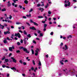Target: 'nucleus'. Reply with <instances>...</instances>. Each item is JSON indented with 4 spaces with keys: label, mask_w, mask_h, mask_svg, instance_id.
Wrapping results in <instances>:
<instances>
[{
    "label": "nucleus",
    "mask_w": 77,
    "mask_h": 77,
    "mask_svg": "<svg viewBox=\"0 0 77 77\" xmlns=\"http://www.w3.org/2000/svg\"><path fill=\"white\" fill-rule=\"evenodd\" d=\"M23 33L25 35H27V32H26V31H24Z\"/></svg>",
    "instance_id": "29"
},
{
    "label": "nucleus",
    "mask_w": 77,
    "mask_h": 77,
    "mask_svg": "<svg viewBox=\"0 0 77 77\" xmlns=\"http://www.w3.org/2000/svg\"><path fill=\"white\" fill-rule=\"evenodd\" d=\"M13 1L15 3H16V2L18 1V0H13Z\"/></svg>",
    "instance_id": "30"
},
{
    "label": "nucleus",
    "mask_w": 77,
    "mask_h": 77,
    "mask_svg": "<svg viewBox=\"0 0 77 77\" xmlns=\"http://www.w3.org/2000/svg\"><path fill=\"white\" fill-rule=\"evenodd\" d=\"M51 18H49V19H48V20L49 21H51Z\"/></svg>",
    "instance_id": "62"
},
{
    "label": "nucleus",
    "mask_w": 77,
    "mask_h": 77,
    "mask_svg": "<svg viewBox=\"0 0 77 77\" xmlns=\"http://www.w3.org/2000/svg\"><path fill=\"white\" fill-rule=\"evenodd\" d=\"M26 17H31V14H29V15H26Z\"/></svg>",
    "instance_id": "22"
},
{
    "label": "nucleus",
    "mask_w": 77,
    "mask_h": 77,
    "mask_svg": "<svg viewBox=\"0 0 77 77\" xmlns=\"http://www.w3.org/2000/svg\"><path fill=\"white\" fill-rule=\"evenodd\" d=\"M72 38V36H71L70 35L69 36H68L67 37V38L68 39H69V38Z\"/></svg>",
    "instance_id": "48"
},
{
    "label": "nucleus",
    "mask_w": 77,
    "mask_h": 77,
    "mask_svg": "<svg viewBox=\"0 0 77 77\" xmlns=\"http://www.w3.org/2000/svg\"><path fill=\"white\" fill-rule=\"evenodd\" d=\"M41 6V5H40V4H38L37 5L38 7H39V6Z\"/></svg>",
    "instance_id": "56"
},
{
    "label": "nucleus",
    "mask_w": 77,
    "mask_h": 77,
    "mask_svg": "<svg viewBox=\"0 0 77 77\" xmlns=\"http://www.w3.org/2000/svg\"><path fill=\"white\" fill-rule=\"evenodd\" d=\"M16 24H21V22H17L16 23Z\"/></svg>",
    "instance_id": "19"
},
{
    "label": "nucleus",
    "mask_w": 77,
    "mask_h": 77,
    "mask_svg": "<svg viewBox=\"0 0 77 77\" xmlns=\"http://www.w3.org/2000/svg\"><path fill=\"white\" fill-rule=\"evenodd\" d=\"M11 4H10V3H8V7H10V6H11Z\"/></svg>",
    "instance_id": "41"
},
{
    "label": "nucleus",
    "mask_w": 77,
    "mask_h": 77,
    "mask_svg": "<svg viewBox=\"0 0 77 77\" xmlns=\"http://www.w3.org/2000/svg\"><path fill=\"white\" fill-rule=\"evenodd\" d=\"M75 26H77V25L76 24L74 25L73 26V28H74V29H75Z\"/></svg>",
    "instance_id": "35"
},
{
    "label": "nucleus",
    "mask_w": 77,
    "mask_h": 77,
    "mask_svg": "<svg viewBox=\"0 0 77 77\" xmlns=\"http://www.w3.org/2000/svg\"><path fill=\"white\" fill-rule=\"evenodd\" d=\"M19 32H20V33H23V31L21 30L19 31Z\"/></svg>",
    "instance_id": "61"
},
{
    "label": "nucleus",
    "mask_w": 77,
    "mask_h": 77,
    "mask_svg": "<svg viewBox=\"0 0 77 77\" xmlns=\"http://www.w3.org/2000/svg\"><path fill=\"white\" fill-rule=\"evenodd\" d=\"M11 59L13 60L14 62H15V63H16V62H17V61L16 60H15V59L14 58H13V57H11Z\"/></svg>",
    "instance_id": "7"
},
{
    "label": "nucleus",
    "mask_w": 77,
    "mask_h": 77,
    "mask_svg": "<svg viewBox=\"0 0 77 77\" xmlns=\"http://www.w3.org/2000/svg\"><path fill=\"white\" fill-rule=\"evenodd\" d=\"M14 12H18V11H17L15 10H14Z\"/></svg>",
    "instance_id": "46"
},
{
    "label": "nucleus",
    "mask_w": 77,
    "mask_h": 77,
    "mask_svg": "<svg viewBox=\"0 0 77 77\" xmlns=\"http://www.w3.org/2000/svg\"><path fill=\"white\" fill-rule=\"evenodd\" d=\"M8 59H5V61L6 62H8Z\"/></svg>",
    "instance_id": "28"
},
{
    "label": "nucleus",
    "mask_w": 77,
    "mask_h": 77,
    "mask_svg": "<svg viewBox=\"0 0 77 77\" xmlns=\"http://www.w3.org/2000/svg\"><path fill=\"white\" fill-rule=\"evenodd\" d=\"M70 2H69L68 3V5L67 4H65V7H67V6H70Z\"/></svg>",
    "instance_id": "6"
},
{
    "label": "nucleus",
    "mask_w": 77,
    "mask_h": 77,
    "mask_svg": "<svg viewBox=\"0 0 77 77\" xmlns=\"http://www.w3.org/2000/svg\"><path fill=\"white\" fill-rule=\"evenodd\" d=\"M23 50L24 51H26V53H29V52L27 51V49L24 48L23 49Z\"/></svg>",
    "instance_id": "4"
},
{
    "label": "nucleus",
    "mask_w": 77,
    "mask_h": 77,
    "mask_svg": "<svg viewBox=\"0 0 77 77\" xmlns=\"http://www.w3.org/2000/svg\"><path fill=\"white\" fill-rule=\"evenodd\" d=\"M29 29L31 30H36V29L33 26H32V27H29Z\"/></svg>",
    "instance_id": "5"
},
{
    "label": "nucleus",
    "mask_w": 77,
    "mask_h": 77,
    "mask_svg": "<svg viewBox=\"0 0 77 77\" xmlns=\"http://www.w3.org/2000/svg\"><path fill=\"white\" fill-rule=\"evenodd\" d=\"M10 17H9V19H10V20H11V18H12V17L11 16V15H10Z\"/></svg>",
    "instance_id": "42"
},
{
    "label": "nucleus",
    "mask_w": 77,
    "mask_h": 77,
    "mask_svg": "<svg viewBox=\"0 0 77 77\" xmlns=\"http://www.w3.org/2000/svg\"><path fill=\"white\" fill-rule=\"evenodd\" d=\"M53 32H51V33H50V35H53Z\"/></svg>",
    "instance_id": "53"
},
{
    "label": "nucleus",
    "mask_w": 77,
    "mask_h": 77,
    "mask_svg": "<svg viewBox=\"0 0 77 77\" xmlns=\"http://www.w3.org/2000/svg\"><path fill=\"white\" fill-rule=\"evenodd\" d=\"M32 11H33V9L32 8H31L30 11H29V12H32Z\"/></svg>",
    "instance_id": "34"
},
{
    "label": "nucleus",
    "mask_w": 77,
    "mask_h": 77,
    "mask_svg": "<svg viewBox=\"0 0 77 77\" xmlns=\"http://www.w3.org/2000/svg\"><path fill=\"white\" fill-rule=\"evenodd\" d=\"M38 52L36 50L35 51V56H37L38 55Z\"/></svg>",
    "instance_id": "12"
},
{
    "label": "nucleus",
    "mask_w": 77,
    "mask_h": 77,
    "mask_svg": "<svg viewBox=\"0 0 77 77\" xmlns=\"http://www.w3.org/2000/svg\"><path fill=\"white\" fill-rule=\"evenodd\" d=\"M22 75L23 76V77H25V76H26V75H25V74H22Z\"/></svg>",
    "instance_id": "57"
},
{
    "label": "nucleus",
    "mask_w": 77,
    "mask_h": 77,
    "mask_svg": "<svg viewBox=\"0 0 77 77\" xmlns=\"http://www.w3.org/2000/svg\"><path fill=\"white\" fill-rule=\"evenodd\" d=\"M23 18H25V19H26V16H23Z\"/></svg>",
    "instance_id": "63"
},
{
    "label": "nucleus",
    "mask_w": 77,
    "mask_h": 77,
    "mask_svg": "<svg viewBox=\"0 0 77 77\" xmlns=\"http://www.w3.org/2000/svg\"><path fill=\"white\" fill-rule=\"evenodd\" d=\"M5 21L6 22H7V21H8V20H9V17H6L5 18Z\"/></svg>",
    "instance_id": "11"
},
{
    "label": "nucleus",
    "mask_w": 77,
    "mask_h": 77,
    "mask_svg": "<svg viewBox=\"0 0 77 77\" xmlns=\"http://www.w3.org/2000/svg\"><path fill=\"white\" fill-rule=\"evenodd\" d=\"M10 33V32L9 31H6L4 32V34L5 35H7V34H9Z\"/></svg>",
    "instance_id": "9"
},
{
    "label": "nucleus",
    "mask_w": 77,
    "mask_h": 77,
    "mask_svg": "<svg viewBox=\"0 0 77 77\" xmlns=\"http://www.w3.org/2000/svg\"><path fill=\"white\" fill-rule=\"evenodd\" d=\"M40 36H43V34H42V33H40Z\"/></svg>",
    "instance_id": "44"
},
{
    "label": "nucleus",
    "mask_w": 77,
    "mask_h": 77,
    "mask_svg": "<svg viewBox=\"0 0 77 77\" xmlns=\"http://www.w3.org/2000/svg\"><path fill=\"white\" fill-rule=\"evenodd\" d=\"M68 2H69V1H67L66 0L65 1V3H67Z\"/></svg>",
    "instance_id": "27"
},
{
    "label": "nucleus",
    "mask_w": 77,
    "mask_h": 77,
    "mask_svg": "<svg viewBox=\"0 0 77 77\" xmlns=\"http://www.w3.org/2000/svg\"><path fill=\"white\" fill-rule=\"evenodd\" d=\"M48 14H51V11H48Z\"/></svg>",
    "instance_id": "45"
},
{
    "label": "nucleus",
    "mask_w": 77,
    "mask_h": 77,
    "mask_svg": "<svg viewBox=\"0 0 77 77\" xmlns=\"http://www.w3.org/2000/svg\"><path fill=\"white\" fill-rule=\"evenodd\" d=\"M40 10H41V12H42L44 10L43 8H40Z\"/></svg>",
    "instance_id": "21"
},
{
    "label": "nucleus",
    "mask_w": 77,
    "mask_h": 77,
    "mask_svg": "<svg viewBox=\"0 0 77 77\" xmlns=\"http://www.w3.org/2000/svg\"><path fill=\"white\" fill-rule=\"evenodd\" d=\"M38 18H43V17L41 16H38Z\"/></svg>",
    "instance_id": "25"
},
{
    "label": "nucleus",
    "mask_w": 77,
    "mask_h": 77,
    "mask_svg": "<svg viewBox=\"0 0 77 77\" xmlns=\"http://www.w3.org/2000/svg\"><path fill=\"white\" fill-rule=\"evenodd\" d=\"M20 42L21 43H23V41L22 40H21L20 41Z\"/></svg>",
    "instance_id": "64"
},
{
    "label": "nucleus",
    "mask_w": 77,
    "mask_h": 77,
    "mask_svg": "<svg viewBox=\"0 0 77 77\" xmlns=\"http://www.w3.org/2000/svg\"><path fill=\"white\" fill-rule=\"evenodd\" d=\"M12 53H10L9 55H8L9 57H11V56L12 55Z\"/></svg>",
    "instance_id": "47"
},
{
    "label": "nucleus",
    "mask_w": 77,
    "mask_h": 77,
    "mask_svg": "<svg viewBox=\"0 0 77 77\" xmlns=\"http://www.w3.org/2000/svg\"><path fill=\"white\" fill-rule=\"evenodd\" d=\"M3 42L4 44H7V43H8V42L7 41V39H6V38H5V40H3Z\"/></svg>",
    "instance_id": "8"
},
{
    "label": "nucleus",
    "mask_w": 77,
    "mask_h": 77,
    "mask_svg": "<svg viewBox=\"0 0 77 77\" xmlns=\"http://www.w3.org/2000/svg\"><path fill=\"white\" fill-rule=\"evenodd\" d=\"M47 26V24H44V28H45Z\"/></svg>",
    "instance_id": "24"
},
{
    "label": "nucleus",
    "mask_w": 77,
    "mask_h": 77,
    "mask_svg": "<svg viewBox=\"0 0 77 77\" xmlns=\"http://www.w3.org/2000/svg\"><path fill=\"white\" fill-rule=\"evenodd\" d=\"M1 28V29H3L4 28V26L1 25V28Z\"/></svg>",
    "instance_id": "26"
},
{
    "label": "nucleus",
    "mask_w": 77,
    "mask_h": 77,
    "mask_svg": "<svg viewBox=\"0 0 77 77\" xmlns=\"http://www.w3.org/2000/svg\"><path fill=\"white\" fill-rule=\"evenodd\" d=\"M11 69H12V70H13V71L15 72V71H14V70H15V71H17V69L15 68V67H13V68H11Z\"/></svg>",
    "instance_id": "10"
},
{
    "label": "nucleus",
    "mask_w": 77,
    "mask_h": 77,
    "mask_svg": "<svg viewBox=\"0 0 77 77\" xmlns=\"http://www.w3.org/2000/svg\"><path fill=\"white\" fill-rule=\"evenodd\" d=\"M32 54H34V51L33 49H31Z\"/></svg>",
    "instance_id": "23"
},
{
    "label": "nucleus",
    "mask_w": 77,
    "mask_h": 77,
    "mask_svg": "<svg viewBox=\"0 0 77 77\" xmlns=\"http://www.w3.org/2000/svg\"><path fill=\"white\" fill-rule=\"evenodd\" d=\"M38 66H41V62L40 61H39V63H38Z\"/></svg>",
    "instance_id": "15"
},
{
    "label": "nucleus",
    "mask_w": 77,
    "mask_h": 77,
    "mask_svg": "<svg viewBox=\"0 0 77 77\" xmlns=\"http://www.w3.org/2000/svg\"><path fill=\"white\" fill-rule=\"evenodd\" d=\"M24 2L25 3V4H28L29 2H28V1H27V0H25L24 1Z\"/></svg>",
    "instance_id": "16"
},
{
    "label": "nucleus",
    "mask_w": 77,
    "mask_h": 77,
    "mask_svg": "<svg viewBox=\"0 0 77 77\" xmlns=\"http://www.w3.org/2000/svg\"><path fill=\"white\" fill-rule=\"evenodd\" d=\"M14 36H16V37H17V36H18L19 38H21V35H20V34L19 33H15Z\"/></svg>",
    "instance_id": "3"
},
{
    "label": "nucleus",
    "mask_w": 77,
    "mask_h": 77,
    "mask_svg": "<svg viewBox=\"0 0 77 77\" xmlns=\"http://www.w3.org/2000/svg\"><path fill=\"white\" fill-rule=\"evenodd\" d=\"M11 29H14V26H11Z\"/></svg>",
    "instance_id": "60"
},
{
    "label": "nucleus",
    "mask_w": 77,
    "mask_h": 77,
    "mask_svg": "<svg viewBox=\"0 0 77 77\" xmlns=\"http://www.w3.org/2000/svg\"><path fill=\"white\" fill-rule=\"evenodd\" d=\"M7 29L8 31H10V27H8L7 28Z\"/></svg>",
    "instance_id": "31"
},
{
    "label": "nucleus",
    "mask_w": 77,
    "mask_h": 77,
    "mask_svg": "<svg viewBox=\"0 0 77 77\" xmlns=\"http://www.w3.org/2000/svg\"><path fill=\"white\" fill-rule=\"evenodd\" d=\"M6 8H4L3 9H2L1 11H2L3 12H4L5 11H6Z\"/></svg>",
    "instance_id": "18"
},
{
    "label": "nucleus",
    "mask_w": 77,
    "mask_h": 77,
    "mask_svg": "<svg viewBox=\"0 0 77 77\" xmlns=\"http://www.w3.org/2000/svg\"><path fill=\"white\" fill-rule=\"evenodd\" d=\"M26 23L29 26H30V23L28 22H26Z\"/></svg>",
    "instance_id": "32"
},
{
    "label": "nucleus",
    "mask_w": 77,
    "mask_h": 77,
    "mask_svg": "<svg viewBox=\"0 0 77 77\" xmlns=\"http://www.w3.org/2000/svg\"><path fill=\"white\" fill-rule=\"evenodd\" d=\"M31 69H32V71H33V69H34V68H33V67H32L31 68Z\"/></svg>",
    "instance_id": "55"
},
{
    "label": "nucleus",
    "mask_w": 77,
    "mask_h": 77,
    "mask_svg": "<svg viewBox=\"0 0 77 77\" xmlns=\"http://www.w3.org/2000/svg\"><path fill=\"white\" fill-rule=\"evenodd\" d=\"M12 49L13 50L14 49V47L13 46L12 47H10L9 48V51H13Z\"/></svg>",
    "instance_id": "2"
},
{
    "label": "nucleus",
    "mask_w": 77,
    "mask_h": 77,
    "mask_svg": "<svg viewBox=\"0 0 77 77\" xmlns=\"http://www.w3.org/2000/svg\"><path fill=\"white\" fill-rule=\"evenodd\" d=\"M24 48H23V47H21L20 48V50L21 49H23H23Z\"/></svg>",
    "instance_id": "33"
},
{
    "label": "nucleus",
    "mask_w": 77,
    "mask_h": 77,
    "mask_svg": "<svg viewBox=\"0 0 77 77\" xmlns=\"http://www.w3.org/2000/svg\"><path fill=\"white\" fill-rule=\"evenodd\" d=\"M33 23L34 24V25H35V26H38V24L36 22H34Z\"/></svg>",
    "instance_id": "14"
},
{
    "label": "nucleus",
    "mask_w": 77,
    "mask_h": 77,
    "mask_svg": "<svg viewBox=\"0 0 77 77\" xmlns=\"http://www.w3.org/2000/svg\"><path fill=\"white\" fill-rule=\"evenodd\" d=\"M63 45V43L61 42V43L60 44V46L61 47H62Z\"/></svg>",
    "instance_id": "36"
},
{
    "label": "nucleus",
    "mask_w": 77,
    "mask_h": 77,
    "mask_svg": "<svg viewBox=\"0 0 77 77\" xmlns=\"http://www.w3.org/2000/svg\"><path fill=\"white\" fill-rule=\"evenodd\" d=\"M17 44L18 45H20V44H20V42H17Z\"/></svg>",
    "instance_id": "43"
},
{
    "label": "nucleus",
    "mask_w": 77,
    "mask_h": 77,
    "mask_svg": "<svg viewBox=\"0 0 77 77\" xmlns=\"http://www.w3.org/2000/svg\"><path fill=\"white\" fill-rule=\"evenodd\" d=\"M11 38H12L13 39H14V35H12V36L11 37Z\"/></svg>",
    "instance_id": "37"
},
{
    "label": "nucleus",
    "mask_w": 77,
    "mask_h": 77,
    "mask_svg": "<svg viewBox=\"0 0 77 77\" xmlns=\"http://www.w3.org/2000/svg\"><path fill=\"white\" fill-rule=\"evenodd\" d=\"M7 39L9 41H10V39H9V37H7Z\"/></svg>",
    "instance_id": "59"
},
{
    "label": "nucleus",
    "mask_w": 77,
    "mask_h": 77,
    "mask_svg": "<svg viewBox=\"0 0 77 77\" xmlns=\"http://www.w3.org/2000/svg\"><path fill=\"white\" fill-rule=\"evenodd\" d=\"M2 67H3V68H5V67H6V66L3 65L2 66Z\"/></svg>",
    "instance_id": "54"
},
{
    "label": "nucleus",
    "mask_w": 77,
    "mask_h": 77,
    "mask_svg": "<svg viewBox=\"0 0 77 77\" xmlns=\"http://www.w3.org/2000/svg\"><path fill=\"white\" fill-rule=\"evenodd\" d=\"M23 65H26V63L25 62H23Z\"/></svg>",
    "instance_id": "58"
},
{
    "label": "nucleus",
    "mask_w": 77,
    "mask_h": 77,
    "mask_svg": "<svg viewBox=\"0 0 77 77\" xmlns=\"http://www.w3.org/2000/svg\"><path fill=\"white\" fill-rule=\"evenodd\" d=\"M62 48L63 50H64V51H66L68 49V46H67L66 45H65V47H63Z\"/></svg>",
    "instance_id": "1"
},
{
    "label": "nucleus",
    "mask_w": 77,
    "mask_h": 77,
    "mask_svg": "<svg viewBox=\"0 0 77 77\" xmlns=\"http://www.w3.org/2000/svg\"><path fill=\"white\" fill-rule=\"evenodd\" d=\"M19 62H20V63H21V64H22V63H23V61H22V60H20L19 61Z\"/></svg>",
    "instance_id": "49"
},
{
    "label": "nucleus",
    "mask_w": 77,
    "mask_h": 77,
    "mask_svg": "<svg viewBox=\"0 0 77 77\" xmlns=\"http://www.w3.org/2000/svg\"><path fill=\"white\" fill-rule=\"evenodd\" d=\"M32 63L33 64V65H35V61H34V60H32Z\"/></svg>",
    "instance_id": "40"
},
{
    "label": "nucleus",
    "mask_w": 77,
    "mask_h": 77,
    "mask_svg": "<svg viewBox=\"0 0 77 77\" xmlns=\"http://www.w3.org/2000/svg\"><path fill=\"white\" fill-rule=\"evenodd\" d=\"M20 51L19 50H17L16 51V53H20Z\"/></svg>",
    "instance_id": "52"
},
{
    "label": "nucleus",
    "mask_w": 77,
    "mask_h": 77,
    "mask_svg": "<svg viewBox=\"0 0 77 77\" xmlns=\"http://www.w3.org/2000/svg\"><path fill=\"white\" fill-rule=\"evenodd\" d=\"M30 22L32 23H34V22L33 21V20H32V19L30 20Z\"/></svg>",
    "instance_id": "39"
},
{
    "label": "nucleus",
    "mask_w": 77,
    "mask_h": 77,
    "mask_svg": "<svg viewBox=\"0 0 77 77\" xmlns=\"http://www.w3.org/2000/svg\"><path fill=\"white\" fill-rule=\"evenodd\" d=\"M37 32L38 33H41V31L39 30H38Z\"/></svg>",
    "instance_id": "51"
},
{
    "label": "nucleus",
    "mask_w": 77,
    "mask_h": 77,
    "mask_svg": "<svg viewBox=\"0 0 77 77\" xmlns=\"http://www.w3.org/2000/svg\"><path fill=\"white\" fill-rule=\"evenodd\" d=\"M27 36L29 37V38H31V36H30V34H29L28 35H27Z\"/></svg>",
    "instance_id": "38"
},
{
    "label": "nucleus",
    "mask_w": 77,
    "mask_h": 77,
    "mask_svg": "<svg viewBox=\"0 0 77 77\" xmlns=\"http://www.w3.org/2000/svg\"><path fill=\"white\" fill-rule=\"evenodd\" d=\"M8 23H12V21H11V20H8Z\"/></svg>",
    "instance_id": "50"
},
{
    "label": "nucleus",
    "mask_w": 77,
    "mask_h": 77,
    "mask_svg": "<svg viewBox=\"0 0 77 77\" xmlns=\"http://www.w3.org/2000/svg\"><path fill=\"white\" fill-rule=\"evenodd\" d=\"M27 39V40H28V38H25V39L24 40V43L25 44H26V42L27 41L26 40V39Z\"/></svg>",
    "instance_id": "13"
},
{
    "label": "nucleus",
    "mask_w": 77,
    "mask_h": 77,
    "mask_svg": "<svg viewBox=\"0 0 77 77\" xmlns=\"http://www.w3.org/2000/svg\"><path fill=\"white\" fill-rule=\"evenodd\" d=\"M63 60L60 61V63L61 65H63Z\"/></svg>",
    "instance_id": "17"
},
{
    "label": "nucleus",
    "mask_w": 77,
    "mask_h": 77,
    "mask_svg": "<svg viewBox=\"0 0 77 77\" xmlns=\"http://www.w3.org/2000/svg\"><path fill=\"white\" fill-rule=\"evenodd\" d=\"M49 5H48V3L47 5H46L45 6V8H47V7H48V6Z\"/></svg>",
    "instance_id": "20"
}]
</instances>
